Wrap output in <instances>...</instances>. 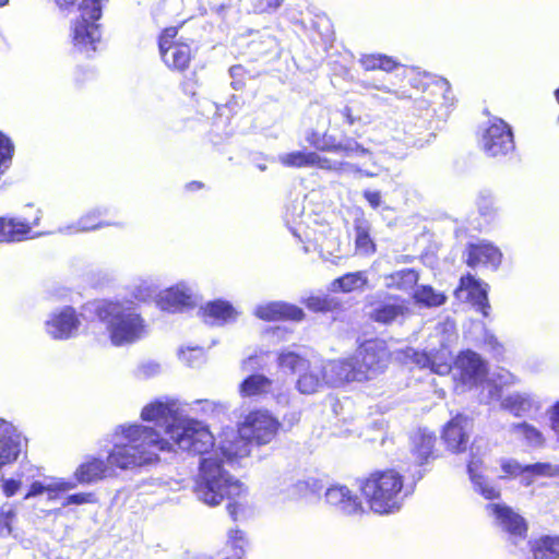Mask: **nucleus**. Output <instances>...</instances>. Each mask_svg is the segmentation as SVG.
I'll return each mask as SVG.
<instances>
[{
    "label": "nucleus",
    "instance_id": "obj_34",
    "mask_svg": "<svg viewBox=\"0 0 559 559\" xmlns=\"http://www.w3.org/2000/svg\"><path fill=\"white\" fill-rule=\"evenodd\" d=\"M419 280L418 272L414 269H403L393 272L384 277V284L388 288L400 290H409L415 287Z\"/></svg>",
    "mask_w": 559,
    "mask_h": 559
},
{
    "label": "nucleus",
    "instance_id": "obj_15",
    "mask_svg": "<svg viewBox=\"0 0 559 559\" xmlns=\"http://www.w3.org/2000/svg\"><path fill=\"white\" fill-rule=\"evenodd\" d=\"M456 298L469 301L484 317H488L490 305L488 302L487 285L481 284L473 276L461 278V284L455 290Z\"/></svg>",
    "mask_w": 559,
    "mask_h": 559
},
{
    "label": "nucleus",
    "instance_id": "obj_53",
    "mask_svg": "<svg viewBox=\"0 0 559 559\" xmlns=\"http://www.w3.org/2000/svg\"><path fill=\"white\" fill-rule=\"evenodd\" d=\"M305 305L314 312H324L323 296H310L305 300Z\"/></svg>",
    "mask_w": 559,
    "mask_h": 559
},
{
    "label": "nucleus",
    "instance_id": "obj_37",
    "mask_svg": "<svg viewBox=\"0 0 559 559\" xmlns=\"http://www.w3.org/2000/svg\"><path fill=\"white\" fill-rule=\"evenodd\" d=\"M416 301L426 307H438L445 302L447 297L436 292L431 286L424 285L416 289L414 295Z\"/></svg>",
    "mask_w": 559,
    "mask_h": 559
},
{
    "label": "nucleus",
    "instance_id": "obj_47",
    "mask_svg": "<svg viewBox=\"0 0 559 559\" xmlns=\"http://www.w3.org/2000/svg\"><path fill=\"white\" fill-rule=\"evenodd\" d=\"M95 501H96V499L93 493L79 492V493L69 495L62 504L66 507V506H70V504L94 503Z\"/></svg>",
    "mask_w": 559,
    "mask_h": 559
},
{
    "label": "nucleus",
    "instance_id": "obj_42",
    "mask_svg": "<svg viewBox=\"0 0 559 559\" xmlns=\"http://www.w3.org/2000/svg\"><path fill=\"white\" fill-rule=\"evenodd\" d=\"M337 153H341L346 157L365 156L371 154L368 148L364 147L353 138H345L344 140L340 141Z\"/></svg>",
    "mask_w": 559,
    "mask_h": 559
},
{
    "label": "nucleus",
    "instance_id": "obj_50",
    "mask_svg": "<svg viewBox=\"0 0 559 559\" xmlns=\"http://www.w3.org/2000/svg\"><path fill=\"white\" fill-rule=\"evenodd\" d=\"M359 62L367 71L379 70L380 55H364Z\"/></svg>",
    "mask_w": 559,
    "mask_h": 559
},
{
    "label": "nucleus",
    "instance_id": "obj_22",
    "mask_svg": "<svg viewBox=\"0 0 559 559\" xmlns=\"http://www.w3.org/2000/svg\"><path fill=\"white\" fill-rule=\"evenodd\" d=\"M309 364L307 350L304 346H288L277 354V365L284 371L299 373L304 370H308Z\"/></svg>",
    "mask_w": 559,
    "mask_h": 559
},
{
    "label": "nucleus",
    "instance_id": "obj_62",
    "mask_svg": "<svg viewBox=\"0 0 559 559\" xmlns=\"http://www.w3.org/2000/svg\"><path fill=\"white\" fill-rule=\"evenodd\" d=\"M15 513L11 506H3L0 509V519L7 520L12 522V519L14 518Z\"/></svg>",
    "mask_w": 559,
    "mask_h": 559
},
{
    "label": "nucleus",
    "instance_id": "obj_19",
    "mask_svg": "<svg viewBox=\"0 0 559 559\" xmlns=\"http://www.w3.org/2000/svg\"><path fill=\"white\" fill-rule=\"evenodd\" d=\"M254 314L265 321H276L282 319L300 321L305 316L301 308L283 301H272L265 305H260L255 308Z\"/></svg>",
    "mask_w": 559,
    "mask_h": 559
},
{
    "label": "nucleus",
    "instance_id": "obj_38",
    "mask_svg": "<svg viewBox=\"0 0 559 559\" xmlns=\"http://www.w3.org/2000/svg\"><path fill=\"white\" fill-rule=\"evenodd\" d=\"M281 490L285 492L288 498L297 499L308 493L309 485L307 479L289 476L284 478Z\"/></svg>",
    "mask_w": 559,
    "mask_h": 559
},
{
    "label": "nucleus",
    "instance_id": "obj_17",
    "mask_svg": "<svg viewBox=\"0 0 559 559\" xmlns=\"http://www.w3.org/2000/svg\"><path fill=\"white\" fill-rule=\"evenodd\" d=\"M471 429L469 417L457 414L445 425L442 438L451 451L462 452L466 449Z\"/></svg>",
    "mask_w": 559,
    "mask_h": 559
},
{
    "label": "nucleus",
    "instance_id": "obj_13",
    "mask_svg": "<svg viewBox=\"0 0 559 559\" xmlns=\"http://www.w3.org/2000/svg\"><path fill=\"white\" fill-rule=\"evenodd\" d=\"M413 361L420 368H428L439 376L449 374L452 371V352L443 344L438 350L413 352Z\"/></svg>",
    "mask_w": 559,
    "mask_h": 559
},
{
    "label": "nucleus",
    "instance_id": "obj_52",
    "mask_svg": "<svg viewBox=\"0 0 559 559\" xmlns=\"http://www.w3.org/2000/svg\"><path fill=\"white\" fill-rule=\"evenodd\" d=\"M436 85L442 92V96H443L444 103L447 105H452L453 104V95H452V92H451V87H450L449 81L441 78V79H439L436 82Z\"/></svg>",
    "mask_w": 559,
    "mask_h": 559
},
{
    "label": "nucleus",
    "instance_id": "obj_49",
    "mask_svg": "<svg viewBox=\"0 0 559 559\" xmlns=\"http://www.w3.org/2000/svg\"><path fill=\"white\" fill-rule=\"evenodd\" d=\"M503 477H511L521 475L524 472V467L514 460H506L502 462Z\"/></svg>",
    "mask_w": 559,
    "mask_h": 559
},
{
    "label": "nucleus",
    "instance_id": "obj_31",
    "mask_svg": "<svg viewBox=\"0 0 559 559\" xmlns=\"http://www.w3.org/2000/svg\"><path fill=\"white\" fill-rule=\"evenodd\" d=\"M325 384L322 367L311 366L309 369L299 372L297 380V390L301 394H313Z\"/></svg>",
    "mask_w": 559,
    "mask_h": 559
},
{
    "label": "nucleus",
    "instance_id": "obj_46",
    "mask_svg": "<svg viewBox=\"0 0 559 559\" xmlns=\"http://www.w3.org/2000/svg\"><path fill=\"white\" fill-rule=\"evenodd\" d=\"M338 160H333L331 158L324 157L316 153V157L313 158V166L319 167L320 169L341 171L342 164Z\"/></svg>",
    "mask_w": 559,
    "mask_h": 559
},
{
    "label": "nucleus",
    "instance_id": "obj_5",
    "mask_svg": "<svg viewBox=\"0 0 559 559\" xmlns=\"http://www.w3.org/2000/svg\"><path fill=\"white\" fill-rule=\"evenodd\" d=\"M79 15L71 24V38L75 50L90 57L102 40V0H82L78 5Z\"/></svg>",
    "mask_w": 559,
    "mask_h": 559
},
{
    "label": "nucleus",
    "instance_id": "obj_39",
    "mask_svg": "<svg viewBox=\"0 0 559 559\" xmlns=\"http://www.w3.org/2000/svg\"><path fill=\"white\" fill-rule=\"evenodd\" d=\"M277 47L276 38L269 33L261 34L258 39H253L250 43L252 52L259 56L276 53Z\"/></svg>",
    "mask_w": 559,
    "mask_h": 559
},
{
    "label": "nucleus",
    "instance_id": "obj_12",
    "mask_svg": "<svg viewBox=\"0 0 559 559\" xmlns=\"http://www.w3.org/2000/svg\"><path fill=\"white\" fill-rule=\"evenodd\" d=\"M80 321L72 307H64L52 312L45 322L46 332L55 340H67L74 336Z\"/></svg>",
    "mask_w": 559,
    "mask_h": 559
},
{
    "label": "nucleus",
    "instance_id": "obj_28",
    "mask_svg": "<svg viewBox=\"0 0 559 559\" xmlns=\"http://www.w3.org/2000/svg\"><path fill=\"white\" fill-rule=\"evenodd\" d=\"M355 249L360 255H371L376 252V243L370 237L371 224L360 215L354 219Z\"/></svg>",
    "mask_w": 559,
    "mask_h": 559
},
{
    "label": "nucleus",
    "instance_id": "obj_4",
    "mask_svg": "<svg viewBox=\"0 0 559 559\" xmlns=\"http://www.w3.org/2000/svg\"><path fill=\"white\" fill-rule=\"evenodd\" d=\"M402 489L403 477L393 469L374 472L360 484L370 510L378 514H390L401 509Z\"/></svg>",
    "mask_w": 559,
    "mask_h": 559
},
{
    "label": "nucleus",
    "instance_id": "obj_20",
    "mask_svg": "<svg viewBox=\"0 0 559 559\" xmlns=\"http://www.w3.org/2000/svg\"><path fill=\"white\" fill-rule=\"evenodd\" d=\"M22 452V436L8 424L0 426V468L14 462Z\"/></svg>",
    "mask_w": 559,
    "mask_h": 559
},
{
    "label": "nucleus",
    "instance_id": "obj_26",
    "mask_svg": "<svg viewBox=\"0 0 559 559\" xmlns=\"http://www.w3.org/2000/svg\"><path fill=\"white\" fill-rule=\"evenodd\" d=\"M436 437L427 429H418L411 436L412 453L417 465L425 464L432 453Z\"/></svg>",
    "mask_w": 559,
    "mask_h": 559
},
{
    "label": "nucleus",
    "instance_id": "obj_2",
    "mask_svg": "<svg viewBox=\"0 0 559 559\" xmlns=\"http://www.w3.org/2000/svg\"><path fill=\"white\" fill-rule=\"evenodd\" d=\"M277 429L278 421L270 413H249L238 432L227 433L218 450L201 459L194 489L198 499L214 507L224 499L239 497L243 485L225 469V465L233 466L236 460L248 456L250 443L262 445L271 442Z\"/></svg>",
    "mask_w": 559,
    "mask_h": 559
},
{
    "label": "nucleus",
    "instance_id": "obj_45",
    "mask_svg": "<svg viewBox=\"0 0 559 559\" xmlns=\"http://www.w3.org/2000/svg\"><path fill=\"white\" fill-rule=\"evenodd\" d=\"M544 403L536 395H526V416L537 418L542 414Z\"/></svg>",
    "mask_w": 559,
    "mask_h": 559
},
{
    "label": "nucleus",
    "instance_id": "obj_14",
    "mask_svg": "<svg viewBox=\"0 0 559 559\" xmlns=\"http://www.w3.org/2000/svg\"><path fill=\"white\" fill-rule=\"evenodd\" d=\"M318 118L317 126L306 132L305 140L318 151L337 153L340 141L328 132L330 119L324 109L318 111Z\"/></svg>",
    "mask_w": 559,
    "mask_h": 559
},
{
    "label": "nucleus",
    "instance_id": "obj_11",
    "mask_svg": "<svg viewBox=\"0 0 559 559\" xmlns=\"http://www.w3.org/2000/svg\"><path fill=\"white\" fill-rule=\"evenodd\" d=\"M460 381L468 386L481 382L487 373L486 362L473 350L462 352L454 361Z\"/></svg>",
    "mask_w": 559,
    "mask_h": 559
},
{
    "label": "nucleus",
    "instance_id": "obj_6",
    "mask_svg": "<svg viewBox=\"0 0 559 559\" xmlns=\"http://www.w3.org/2000/svg\"><path fill=\"white\" fill-rule=\"evenodd\" d=\"M369 305V318L379 324L391 325L402 323L409 314L406 299L399 295L378 293Z\"/></svg>",
    "mask_w": 559,
    "mask_h": 559
},
{
    "label": "nucleus",
    "instance_id": "obj_3",
    "mask_svg": "<svg viewBox=\"0 0 559 559\" xmlns=\"http://www.w3.org/2000/svg\"><path fill=\"white\" fill-rule=\"evenodd\" d=\"M105 325L115 346L132 344L146 335L144 319L133 302L94 301L84 307Z\"/></svg>",
    "mask_w": 559,
    "mask_h": 559
},
{
    "label": "nucleus",
    "instance_id": "obj_63",
    "mask_svg": "<svg viewBox=\"0 0 559 559\" xmlns=\"http://www.w3.org/2000/svg\"><path fill=\"white\" fill-rule=\"evenodd\" d=\"M340 164H342L341 171L350 174H359L361 171V168H359L356 164H352L348 162H341Z\"/></svg>",
    "mask_w": 559,
    "mask_h": 559
},
{
    "label": "nucleus",
    "instance_id": "obj_64",
    "mask_svg": "<svg viewBox=\"0 0 559 559\" xmlns=\"http://www.w3.org/2000/svg\"><path fill=\"white\" fill-rule=\"evenodd\" d=\"M142 370L146 376H153L159 371V365L155 362H148L142 366Z\"/></svg>",
    "mask_w": 559,
    "mask_h": 559
},
{
    "label": "nucleus",
    "instance_id": "obj_32",
    "mask_svg": "<svg viewBox=\"0 0 559 559\" xmlns=\"http://www.w3.org/2000/svg\"><path fill=\"white\" fill-rule=\"evenodd\" d=\"M108 463L103 460L93 457L82 463L75 471V478L79 483L90 484L106 476L109 469Z\"/></svg>",
    "mask_w": 559,
    "mask_h": 559
},
{
    "label": "nucleus",
    "instance_id": "obj_7",
    "mask_svg": "<svg viewBox=\"0 0 559 559\" xmlns=\"http://www.w3.org/2000/svg\"><path fill=\"white\" fill-rule=\"evenodd\" d=\"M352 358L355 361L356 371L361 372V381H365L372 379L385 368L388 352L382 342L369 340L358 347Z\"/></svg>",
    "mask_w": 559,
    "mask_h": 559
},
{
    "label": "nucleus",
    "instance_id": "obj_8",
    "mask_svg": "<svg viewBox=\"0 0 559 559\" xmlns=\"http://www.w3.org/2000/svg\"><path fill=\"white\" fill-rule=\"evenodd\" d=\"M486 509L493 516L496 525L507 533L510 551L515 552L518 548L521 550L520 545L524 539V519L502 503H488Z\"/></svg>",
    "mask_w": 559,
    "mask_h": 559
},
{
    "label": "nucleus",
    "instance_id": "obj_40",
    "mask_svg": "<svg viewBox=\"0 0 559 559\" xmlns=\"http://www.w3.org/2000/svg\"><path fill=\"white\" fill-rule=\"evenodd\" d=\"M479 214L486 219H491L497 211L493 194L489 190H481L477 197Z\"/></svg>",
    "mask_w": 559,
    "mask_h": 559
},
{
    "label": "nucleus",
    "instance_id": "obj_58",
    "mask_svg": "<svg viewBox=\"0 0 559 559\" xmlns=\"http://www.w3.org/2000/svg\"><path fill=\"white\" fill-rule=\"evenodd\" d=\"M228 537L235 548H239L240 550L242 549L245 540L241 531L230 530L228 533Z\"/></svg>",
    "mask_w": 559,
    "mask_h": 559
},
{
    "label": "nucleus",
    "instance_id": "obj_35",
    "mask_svg": "<svg viewBox=\"0 0 559 559\" xmlns=\"http://www.w3.org/2000/svg\"><path fill=\"white\" fill-rule=\"evenodd\" d=\"M533 559H556L559 557V536H543L531 546Z\"/></svg>",
    "mask_w": 559,
    "mask_h": 559
},
{
    "label": "nucleus",
    "instance_id": "obj_41",
    "mask_svg": "<svg viewBox=\"0 0 559 559\" xmlns=\"http://www.w3.org/2000/svg\"><path fill=\"white\" fill-rule=\"evenodd\" d=\"M527 477H559V465L551 463L526 464Z\"/></svg>",
    "mask_w": 559,
    "mask_h": 559
},
{
    "label": "nucleus",
    "instance_id": "obj_56",
    "mask_svg": "<svg viewBox=\"0 0 559 559\" xmlns=\"http://www.w3.org/2000/svg\"><path fill=\"white\" fill-rule=\"evenodd\" d=\"M397 62L394 61L391 57L385 55H380V63L379 70H383L385 72H391L397 67Z\"/></svg>",
    "mask_w": 559,
    "mask_h": 559
},
{
    "label": "nucleus",
    "instance_id": "obj_54",
    "mask_svg": "<svg viewBox=\"0 0 559 559\" xmlns=\"http://www.w3.org/2000/svg\"><path fill=\"white\" fill-rule=\"evenodd\" d=\"M362 195L372 209H378L382 203L380 191L365 190Z\"/></svg>",
    "mask_w": 559,
    "mask_h": 559
},
{
    "label": "nucleus",
    "instance_id": "obj_27",
    "mask_svg": "<svg viewBox=\"0 0 559 559\" xmlns=\"http://www.w3.org/2000/svg\"><path fill=\"white\" fill-rule=\"evenodd\" d=\"M31 233V225L19 218L0 217V242L22 241Z\"/></svg>",
    "mask_w": 559,
    "mask_h": 559
},
{
    "label": "nucleus",
    "instance_id": "obj_21",
    "mask_svg": "<svg viewBox=\"0 0 559 559\" xmlns=\"http://www.w3.org/2000/svg\"><path fill=\"white\" fill-rule=\"evenodd\" d=\"M466 262L472 267L484 265L495 270L501 262V253L490 243H471L467 248Z\"/></svg>",
    "mask_w": 559,
    "mask_h": 559
},
{
    "label": "nucleus",
    "instance_id": "obj_59",
    "mask_svg": "<svg viewBox=\"0 0 559 559\" xmlns=\"http://www.w3.org/2000/svg\"><path fill=\"white\" fill-rule=\"evenodd\" d=\"M549 418L555 430L559 429V401L556 402L548 411Z\"/></svg>",
    "mask_w": 559,
    "mask_h": 559
},
{
    "label": "nucleus",
    "instance_id": "obj_9",
    "mask_svg": "<svg viewBox=\"0 0 559 559\" xmlns=\"http://www.w3.org/2000/svg\"><path fill=\"white\" fill-rule=\"evenodd\" d=\"M481 150L491 157L504 156L514 150L511 128L501 119H495L483 131Z\"/></svg>",
    "mask_w": 559,
    "mask_h": 559
},
{
    "label": "nucleus",
    "instance_id": "obj_29",
    "mask_svg": "<svg viewBox=\"0 0 559 559\" xmlns=\"http://www.w3.org/2000/svg\"><path fill=\"white\" fill-rule=\"evenodd\" d=\"M480 460L472 455L467 464V472L473 483L474 489L478 491L484 498L493 500L499 498L500 490L493 486L486 477L477 473Z\"/></svg>",
    "mask_w": 559,
    "mask_h": 559
},
{
    "label": "nucleus",
    "instance_id": "obj_57",
    "mask_svg": "<svg viewBox=\"0 0 559 559\" xmlns=\"http://www.w3.org/2000/svg\"><path fill=\"white\" fill-rule=\"evenodd\" d=\"M20 485H21V483L17 480L5 479V480H3V485H2L3 492L5 493V496L12 497L13 495H15V492L20 488Z\"/></svg>",
    "mask_w": 559,
    "mask_h": 559
},
{
    "label": "nucleus",
    "instance_id": "obj_44",
    "mask_svg": "<svg viewBox=\"0 0 559 559\" xmlns=\"http://www.w3.org/2000/svg\"><path fill=\"white\" fill-rule=\"evenodd\" d=\"M231 81V86L234 90H241L245 85V78L248 74V71L241 64H235L229 69Z\"/></svg>",
    "mask_w": 559,
    "mask_h": 559
},
{
    "label": "nucleus",
    "instance_id": "obj_33",
    "mask_svg": "<svg viewBox=\"0 0 559 559\" xmlns=\"http://www.w3.org/2000/svg\"><path fill=\"white\" fill-rule=\"evenodd\" d=\"M272 381L261 373H254L240 383V394L245 397H255L267 394L271 391Z\"/></svg>",
    "mask_w": 559,
    "mask_h": 559
},
{
    "label": "nucleus",
    "instance_id": "obj_60",
    "mask_svg": "<svg viewBox=\"0 0 559 559\" xmlns=\"http://www.w3.org/2000/svg\"><path fill=\"white\" fill-rule=\"evenodd\" d=\"M47 488L39 481H34L26 493L25 498L35 497L41 495Z\"/></svg>",
    "mask_w": 559,
    "mask_h": 559
},
{
    "label": "nucleus",
    "instance_id": "obj_51",
    "mask_svg": "<svg viewBox=\"0 0 559 559\" xmlns=\"http://www.w3.org/2000/svg\"><path fill=\"white\" fill-rule=\"evenodd\" d=\"M177 33L178 31L176 27H168L164 29V32L159 36L158 47L164 48L174 45L176 43L174 41V39L177 36Z\"/></svg>",
    "mask_w": 559,
    "mask_h": 559
},
{
    "label": "nucleus",
    "instance_id": "obj_36",
    "mask_svg": "<svg viewBox=\"0 0 559 559\" xmlns=\"http://www.w3.org/2000/svg\"><path fill=\"white\" fill-rule=\"evenodd\" d=\"M316 152L295 151L280 156V162L287 167H312Z\"/></svg>",
    "mask_w": 559,
    "mask_h": 559
},
{
    "label": "nucleus",
    "instance_id": "obj_30",
    "mask_svg": "<svg viewBox=\"0 0 559 559\" xmlns=\"http://www.w3.org/2000/svg\"><path fill=\"white\" fill-rule=\"evenodd\" d=\"M107 212V209H95L90 211L76 222L75 226H67L66 228L60 229V231L63 234L86 233L96 230L104 226H110L112 223L99 219L103 215H106Z\"/></svg>",
    "mask_w": 559,
    "mask_h": 559
},
{
    "label": "nucleus",
    "instance_id": "obj_1",
    "mask_svg": "<svg viewBox=\"0 0 559 559\" xmlns=\"http://www.w3.org/2000/svg\"><path fill=\"white\" fill-rule=\"evenodd\" d=\"M141 417L144 421H154L155 427L141 424L117 427L114 447L107 456L110 467L131 469L150 464L162 451L181 450L204 455L214 445L209 428L183 416L176 400L155 401L142 409Z\"/></svg>",
    "mask_w": 559,
    "mask_h": 559
},
{
    "label": "nucleus",
    "instance_id": "obj_16",
    "mask_svg": "<svg viewBox=\"0 0 559 559\" xmlns=\"http://www.w3.org/2000/svg\"><path fill=\"white\" fill-rule=\"evenodd\" d=\"M325 384L338 386L350 381H361V372L356 371L353 358L330 360L322 366Z\"/></svg>",
    "mask_w": 559,
    "mask_h": 559
},
{
    "label": "nucleus",
    "instance_id": "obj_61",
    "mask_svg": "<svg viewBox=\"0 0 559 559\" xmlns=\"http://www.w3.org/2000/svg\"><path fill=\"white\" fill-rule=\"evenodd\" d=\"M361 86L365 87V88H376V90H379V91H383L385 93H393L392 88H390L389 86L384 85V84H377V83H372V82H367V81H362L361 82Z\"/></svg>",
    "mask_w": 559,
    "mask_h": 559
},
{
    "label": "nucleus",
    "instance_id": "obj_25",
    "mask_svg": "<svg viewBox=\"0 0 559 559\" xmlns=\"http://www.w3.org/2000/svg\"><path fill=\"white\" fill-rule=\"evenodd\" d=\"M203 317L206 323L224 324L234 321L237 317V311L228 301L215 300L209 302L203 309Z\"/></svg>",
    "mask_w": 559,
    "mask_h": 559
},
{
    "label": "nucleus",
    "instance_id": "obj_23",
    "mask_svg": "<svg viewBox=\"0 0 559 559\" xmlns=\"http://www.w3.org/2000/svg\"><path fill=\"white\" fill-rule=\"evenodd\" d=\"M164 63L173 70L182 72L191 61V49L188 44L175 43L174 45L159 48Z\"/></svg>",
    "mask_w": 559,
    "mask_h": 559
},
{
    "label": "nucleus",
    "instance_id": "obj_55",
    "mask_svg": "<svg viewBox=\"0 0 559 559\" xmlns=\"http://www.w3.org/2000/svg\"><path fill=\"white\" fill-rule=\"evenodd\" d=\"M324 312L334 311L341 308V300L331 295H323Z\"/></svg>",
    "mask_w": 559,
    "mask_h": 559
},
{
    "label": "nucleus",
    "instance_id": "obj_18",
    "mask_svg": "<svg viewBox=\"0 0 559 559\" xmlns=\"http://www.w3.org/2000/svg\"><path fill=\"white\" fill-rule=\"evenodd\" d=\"M193 289L179 283L158 295L157 305L163 311L179 312L193 305Z\"/></svg>",
    "mask_w": 559,
    "mask_h": 559
},
{
    "label": "nucleus",
    "instance_id": "obj_48",
    "mask_svg": "<svg viewBox=\"0 0 559 559\" xmlns=\"http://www.w3.org/2000/svg\"><path fill=\"white\" fill-rule=\"evenodd\" d=\"M545 439L539 430L526 424V443L532 447H543Z\"/></svg>",
    "mask_w": 559,
    "mask_h": 559
},
{
    "label": "nucleus",
    "instance_id": "obj_10",
    "mask_svg": "<svg viewBox=\"0 0 559 559\" xmlns=\"http://www.w3.org/2000/svg\"><path fill=\"white\" fill-rule=\"evenodd\" d=\"M326 503L343 515H358L365 512L360 498L344 485H333L325 490Z\"/></svg>",
    "mask_w": 559,
    "mask_h": 559
},
{
    "label": "nucleus",
    "instance_id": "obj_43",
    "mask_svg": "<svg viewBox=\"0 0 559 559\" xmlns=\"http://www.w3.org/2000/svg\"><path fill=\"white\" fill-rule=\"evenodd\" d=\"M501 407L513 416L521 417L524 411V399L520 394L509 395L502 400Z\"/></svg>",
    "mask_w": 559,
    "mask_h": 559
},
{
    "label": "nucleus",
    "instance_id": "obj_24",
    "mask_svg": "<svg viewBox=\"0 0 559 559\" xmlns=\"http://www.w3.org/2000/svg\"><path fill=\"white\" fill-rule=\"evenodd\" d=\"M369 280L366 271H357L346 273L333 280L329 285V290L332 293H353L362 292L368 286Z\"/></svg>",
    "mask_w": 559,
    "mask_h": 559
}]
</instances>
